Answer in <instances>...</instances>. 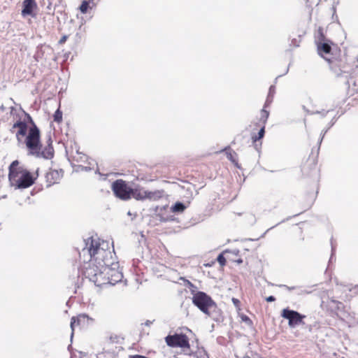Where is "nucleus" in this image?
<instances>
[{
    "mask_svg": "<svg viewBox=\"0 0 358 358\" xmlns=\"http://www.w3.org/2000/svg\"><path fill=\"white\" fill-rule=\"evenodd\" d=\"M162 196V192L159 191H148L145 190V199L157 200Z\"/></svg>",
    "mask_w": 358,
    "mask_h": 358,
    "instance_id": "2eb2a0df",
    "label": "nucleus"
},
{
    "mask_svg": "<svg viewBox=\"0 0 358 358\" xmlns=\"http://www.w3.org/2000/svg\"><path fill=\"white\" fill-rule=\"evenodd\" d=\"M319 37L317 41V51L320 55L325 58L327 60L330 61L329 58L325 57L324 55L330 53L331 48L328 43L324 42V36L322 28L318 29Z\"/></svg>",
    "mask_w": 358,
    "mask_h": 358,
    "instance_id": "1a4fd4ad",
    "label": "nucleus"
},
{
    "mask_svg": "<svg viewBox=\"0 0 358 358\" xmlns=\"http://www.w3.org/2000/svg\"><path fill=\"white\" fill-rule=\"evenodd\" d=\"M11 132L15 133L17 141H21V137L25 136L27 132V124L26 122L22 121H17L13 124L11 129Z\"/></svg>",
    "mask_w": 358,
    "mask_h": 358,
    "instance_id": "9b49d317",
    "label": "nucleus"
},
{
    "mask_svg": "<svg viewBox=\"0 0 358 358\" xmlns=\"http://www.w3.org/2000/svg\"><path fill=\"white\" fill-rule=\"evenodd\" d=\"M88 7H89V3H87V1H83L81 3V5L80 6V10L82 13H85L88 9Z\"/></svg>",
    "mask_w": 358,
    "mask_h": 358,
    "instance_id": "4be33fe9",
    "label": "nucleus"
},
{
    "mask_svg": "<svg viewBox=\"0 0 358 358\" xmlns=\"http://www.w3.org/2000/svg\"><path fill=\"white\" fill-rule=\"evenodd\" d=\"M241 320L243 322H244L245 323H246L248 325L250 326L252 324V320L250 319L249 317H248L247 315H244V314H242L241 315Z\"/></svg>",
    "mask_w": 358,
    "mask_h": 358,
    "instance_id": "5701e85b",
    "label": "nucleus"
},
{
    "mask_svg": "<svg viewBox=\"0 0 358 358\" xmlns=\"http://www.w3.org/2000/svg\"><path fill=\"white\" fill-rule=\"evenodd\" d=\"M131 188L122 179L116 180L112 184V190L115 196L124 201L131 199Z\"/></svg>",
    "mask_w": 358,
    "mask_h": 358,
    "instance_id": "423d86ee",
    "label": "nucleus"
},
{
    "mask_svg": "<svg viewBox=\"0 0 358 358\" xmlns=\"http://www.w3.org/2000/svg\"><path fill=\"white\" fill-rule=\"evenodd\" d=\"M357 62H358V56H357Z\"/></svg>",
    "mask_w": 358,
    "mask_h": 358,
    "instance_id": "58836bf2",
    "label": "nucleus"
},
{
    "mask_svg": "<svg viewBox=\"0 0 358 358\" xmlns=\"http://www.w3.org/2000/svg\"><path fill=\"white\" fill-rule=\"evenodd\" d=\"M150 322L149 320H148L146 322H145V325L147 326H149L150 324Z\"/></svg>",
    "mask_w": 358,
    "mask_h": 358,
    "instance_id": "f704fd0d",
    "label": "nucleus"
},
{
    "mask_svg": "<svg viewBox=\"0 0 358 358\" xmlns=\"http://www.w3.org/2000/svg\"><path fill=\"white\" fill-rule=\"evenodd\" d=\"M167 345L170 347L189 348V339L184 334L169 335L165 338Z\"/></svg>",
    "mask_w": 358,
    "mask_h": 358,
    "instance_id": "6e6552de",
    "label": "nucleus"
},
{
    "mask_svg": "<svg viewBox=\"0 0 358 358\" xmlns=\"http://www.w3.org/2000/svg\"><path fill=\"white\" fill-rule=\"evenodd\" d=\"M110 343H122L123 338L120 336L112 334L108 338Z\"/></svg>",
    "mask_w": 358,
    "mask_h": 358,
    "instance_id": "aec40b11",
    "label": "nucleus"
},
{
    "mask_svg": "<svg viewBox=\"0 0 358 358\" xmlns=\"http://www.w3.org/2000/svg\"><path fill=\"white\" fill-rule=\"evenodd\" d=\"M62 120V112L57 109L54 114V121L56 122H61Z\"/></svg>",
    "mask_w": 358,
    "mask_h": 358,
    "instance_id": "412c9836",
    "label": "nucleus"
},
{
    "mask_svg": "<svg viewBox=\"0 0 358 358\" xmlns=\"http://www.w3.org/2000/svg\"><path fill=\"white\" fill-rule=\"evenodd\" d=\"M232 302L234 304V306L237 308L239 307L240 305V301L238 299L232 298Z\"/></svg>",
    "mask_w": 358,
    "mask_h": 358,
    "instance_id": "bb28decb",
    "label": "nucleus"
},
{
    "mask_svg": "<svg viewBox=\"0 0 358 358\" xmlns=\"http://www.w3.org/2000/svg\"><path fill=\"white\" fill-rule=\"evenodd\" d=\"M332 302L336 304L338 309H339L340 308V306L342 305V303L341 302L335 301V300H332Z\"/></svg>",
    "mask_w": 358,
    "mask_h": 358,
    "instance_id": "7c9ffc66",
    "label": "nucleus"
},
{
    "mask_svg": "<svg viewBox=\"0 0 358 358\" xmlns=\"http://www.w3.org/2000/svg\"><path fill=\"white\" fill-rule=\"evenodd\" d=\"M23 8L22 10V15H31L34 17V10L37 8V4L34 0H24L22 3Z\"/></svg>",
    "mask_w": 358,
    "mask_h": 358,
    "instance_id": "f8f14e48",
    "label": "nucleus"
},
{
    "mask_svg": "<svg viewBox=\"0 0 358 358\" xmlns=\"http://www.w3.org/2000/svg\"><path fill=\"white\" fill-rule=\"evenodd\" d=\"M25 144L28 149L29 155L36 158L50 159L54 156V149L51 143L42 150L40 141V131L35 124H33L29 129L25 139Z\"/></svg>",
    "mask_w": 358,
    "mask_h": 358,
    "instance_id": "f03ea898",
    "label": "nucleus"
},
{
    "mask_svg": "<svg viewBox=\"0 0 358 358\" xmlns=\"http://www.w3.org/2000/svg\"><path fill=\"white\" fill-rule=\"evenodd\" d=\"M281 316L288 320V324L291 328L300 324H304L303 319L306 317V315H301L296 310L285 308L282 311Z\"/></svg>",
    "mask_w": 358,
    "mask_h": 358,
    "instance_id": "0eeeda50",
    "label": "nucleus"
},
{
    "mask_svg": "<svg viewBox=\"0 0 358 358\" xmlns=\"http://www.w3.org/2000/svg\"><path fill=\"white\" fill-rule=\"evenodd\" d=\"M295 41H296L295 39H293L292 43H296Z\"/></svg>",
    "mask_w": 358,
    "mask_h": 358,
    "instance_id": "e433bc0d",
    "label": "nucleus"
},
{
    "mask_svg": "<svg viewBox=\"0 0 358 358\" xmlns=\"http://www.w3.org/2000/svg\"><path fill=\"white\" fill-rule=\"evenodd\" d=\"M266 301L268 302H273L275 301V298L273 296H269L266 298Z\"/></svg>",
    "mask_w": 358,
    "mask_h": 358,
    "instance_id": "c85d7f7f",
    "label": "nucleus"
},
{
    "mask_svg": "<svg viewBox=\"0 0 358 358\" xmlns=\"http://www.w3.org/2000/svg\"><path fill=\"white\" fill-rule=\"evenodd\" d=\"M295 41H296L295 39H293L292 43H296Z\"/></svg>",
    "mask_w": 358,
    "mask_h": 358,
    "instance_id": "4c0bfd02",
    "label": "nucleus"
},
{
    "mask_svg": "<svg viewBox=\"0 0 358 358\" xmlns=\"http://www.w3.org/2000/svg\"><path fill=\"white\" fill-rule=\"evenodd\" d=\"M94 320L86 314H80L78 315L76 317H73L71 320V328L72 330L71 338H72L73 336V331L76 324H77L78 326H80V327L83 328L92 324Z\"/></svg>",
    "mask_w": 358,
    "mask_h": 358,
    "instance_id": "9d476101",
    "label": "nucleus"
},
{
    "mask_svg": "<svg viewBox=\"0 0 358 358\" xmlns=\"http://www.w3.org/2000/svg\"><path fill=\"white\" fill-rule=\"evenodd\" d=\"M66 36H63V37L60 39V41H59V42H60V43H64V42L66 41Z\"/></svg>",
    "mask_w": 358,
    "mask_h": 358,
    "instance_id": "2f4dec72",
    "label": "nucleus"
},
{
    "mask_svg": "<svg viewBox=\"0 0 358 358\" xmlns=\"http://www.w3.org/2000/svg\"><path fill=\"white\" fill-rule=\"evenodd\" d=\"M145 190L141 188H135L131 189V197L136 200H145Z\"/></svg>",
    "mask_w": 358,
    "mask_h": 358,
    "instance_id": "4468645a",
    "label": "nucleus"
},
{
    "mask_svg": "<svg viewBox=\"0 0 358 358\" xmlns=\"http://www.w3.org/2000/svg\"><path fill=\"white\" fill-rule=\"evenodd\" d=\"M326 132H327V131H325L324 132V134H322V138H321V139H320V143H321V142L322 141V138H323V137H324V134H325V133H326Z\"/></svg>",
    "mask_w": 358,
    "mask_h": 358,
    "instance_id": "72a5a7b5",
    "label": "nucleus"
},
{
    "mask_svg": "<svg viewBox=\"0 0 358 358\" xmlns=\"http://www.w3.org/2000/svg\"><path fill=\"white\" fill-rule=\"evenodd\" d=\"M266 107L261 110L259 122L262 125L265 126V124L268 118L269 112L265 109Z\"/></svg>",
    "mask_w": 358,
    "mask_h": 358,
    "instance_id": "f3484780",
    "label": "nucleus"
},
{
    "mask_svg": "<svg viewBox=\"0 0 358 358\" xmlns=\"http://www.w3.org/2000/svg\"><path fill=\"white\" fill-rule=\"evenodd\" d=\"M217 260L221 266H224L226 264V259L222 254L218 255Z\"/></svg>",
    "mask_w": 358,
    "mask_h": 358,
    "instance_id": "b1692460",
    "label": "nucleus"
},
{
    "mask_svg": "<svg viewBox=\"0 0 358 358\" xmlns=\"http://www.w3.org/2000/svg\"><path fill=\"white\" fill-rule=\"evenodd\" d=\"M331 257H330V259H329V262H331L333 261V259H334V252H335V250H336V247L334 244V242H333V239L331 238Z\"/></svg>",
    "mask_w": 358,
    "mask_h": 358,
    "instance_id": "a878e982",
    "label": "nucleus"
},
{
    "mask_svg": "<svg viewBox=\"0 0 358 358\" xmlns=\"http://www.w3.org/2000/svg\"><path fill=\"white\" fill-rule=\"evenodd\" d=\"M62 175L57 170H50L45 175V180L47 186L50 187L55 183H57L61 179Z\"/></svg>",
    "mask_w": 358,
    "mask_h": 358,
    "instance_id": "ddd939ff",
    "label": "nucleus"
},
{
    "mask_svg": "<svg viewBox=\"0 0 358 358\" xmlns=\"http://www.w3.org/2000/svg\"><path fill=\"white\" fill-rule=\"evenodd\" d=\"M330 111V110H322V111H314V112H309L308 110H307V112L311 115L313 114H321L322 117H324Z\"/></svg>",
    "mask_w": 358,
    "mask_h": 358,
    "instance_id": "393cba45",
    "label": "nucleus"
},
{
    "mask_svg": "<svg viewBox=\"0 0 358 358\" xmlns=\"http://www.w3.org/2000/svg\"><path fill=\"white\" fill-rule=\"evenodd\" d=\"M118 262H115L113 257L112 263L109 265H105L102 277L103 280L106 279L103 282L104 285H114L122 280L123 275L122 272L118 270Z\"/></svg>",
    "mask_w": 358,
    "mask_h": 358,
    "instance_id": "39448f33",
    "label": "nucleus"
},
{
    "mask_svg": "<svg viewBox=\"0 0 358 358\" xmlns=\"http://www.w3.org/2000/svg\"><path fill=\"white\" fill-rule=\"evenodd\" d=\"M227 157L229 160H231L233 162H235V160L233 158V155L231 152H227Z\"/></svg>",
    "mask_w": 358,
    "mask_h": 358,
    "instance_id": "c756f323",
    "label": "nucleus"
},
{
    "mask_svg": "<svg viewBox=\"0 0 358 358\" xmlns=\"http://www.w3.org/2000/svg\"><path fill=\"white\" fill-rule=\"evenodd\" d=\"M82 170L88 171V170H90V168H88L87 166H84V167L82 168Z\"/></svg>",
    "mask_w": 358,
    "mask_h": 358,
    "instance_id": "473e14b6",
    "label": "nucleus"
},
{
    "mask_svg": "<svg viewBox=\"0 0 358 358\" xmlns=\"http://www.w3.org/2000/svg\"><path fill=\"white\" fill-rule=\"evenodd\" d=\"M108 244L99 238L90 237L85 241V246L80 252L83 257L84 275L96 286L104 285L103 270L105 265L112 263V252L108 249Z\"/></svg>",
    "mask_w": 358,
    "mask_h": 358,
    "instance_id": "f257e3e1",
    "label": "nucleus"
},
{
    "mask_svg": "<svg viewBox=\"0 0 358 358\" xmlns=\"http://www.w3.org/2000/svg\"><path fill=\"white\" fill-rule=\"evenodd\" d=\"M280 287H285V289H287L289 291L294 290L296 288L295 287H289L285 285H280Z\"/></svg>",
    "mask_w": 358,
    "mask_h": 358,
    "instance_id": "cd10ccee",
    "label": "nucleus"
},
{
    "mask_svg": "<svg viewBox=\"0 0 358 358\" xmlns=\"http://www.w3.org/2000/svg\"><path fill=\"white\" fill-rule=\"evenodd\" d=\"M242 262H243V261H242V259H238V260L237 261V262H238V264L242 263Z\"/></svg>",
    "mask_w": 358,
    "mask_h": 358,
    "instance_id": "c9c22d12",
    "label": "nucleus"
},
{
    "mask_svg": "<svg viewBox=\"0 0 358 358\" xmlns=\"http://www.w3.org/2000/svg\"><path fill=\"white\" fill-rule=\"evenodd\" d=\"M275 94V86L271 85L269 88L268 94L264 104V107H267L273 101V95Z\"/></svg>",
    "mask_w": 358,
    "mask_h": 358,
    "instance_id": "dca6fc26",
    "label": "nucleus"
},
{
    "mask_svg": "<svg viewBox=\"0 0 358 358\" xmlns=\"http://www.w3.org/2000/svg\"><path fill=\"white\" fill-rule=\"evenodd\" d=\"M186 208V206L181 202H177L171 207V210L174 213H181Z\"/></svg>",
    "mask_w": 358,
    "mask_h": 358,
    "instance_id": "a211bd4d",
    "label": "nucleus"
},
{
    "mask_svg": "<svg viewBox=\"0 0 358 358\" xmlns=\"http://www.w3.org/2000/svg\"><path fill=\"white\" fill-rule=\"evenodd\" d=\"M192 303L202 313L215 322L222 320V312L213 299L203 292H196L193 294Z\"/></svg>",
    "mask_w": 358,
    "mask_h": 358,
    "instance_id": "7ed1b4c3",
    "label": "nucleus"
},
{
    "mask_svg": "<svg viewBox=\"0 0 358 358\" xmlns=\"http://www.w3.org/2000/svg\"><path fill=\"white\" fill-rule=\"evenodd\" d=\"M17 160L13 161L9 166L8 178L11 185L17 189H24L34 183L35 178L31 173L22 166H19Z\"/></svg>",
    "mask_w": 358,
    "mask_h": 358,
    "instance_id": "20e7f679",
    "label": "nucleus"
},
{
    "mask_svg": "<svg viewBox=\"0 0 358 358\" xmlns=\"http://www.w3.org/2000/svg\"><path fill=\"white\" fill-rule=\"evenodd\" d=\"M265 126L262 125V128L259 131L257 135H253L252 136V139L254 143L257 142L258 140L264 137V133H265Z\"/></svg>",
    "mask_w": 358,
    "mask_h": 358,
    "instance_id": "6ab92c4d",
    "label": "nucleus"
}]
</instances>
